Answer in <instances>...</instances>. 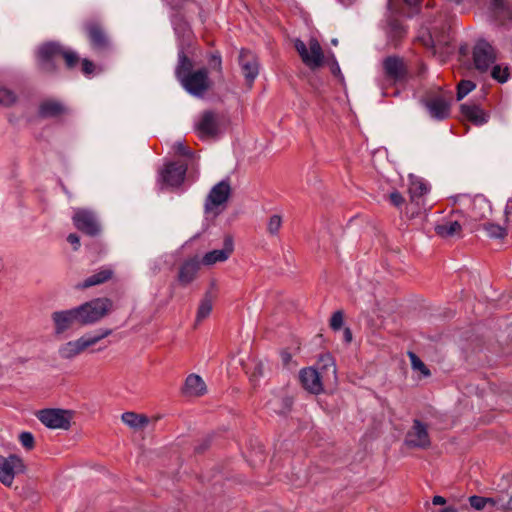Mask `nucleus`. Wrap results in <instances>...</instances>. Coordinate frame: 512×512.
<instances>
[{
	"label": "nucleus",
	"instance_id": "nucleus-21",
	"mask_svg": "<svg viewBox=\"0 0 512 512\" xmlns=\"http://www.w3.org/2000/svg\"><path fill=\"white\" fill-rule=\"evenodd\" d=\"M463 116L475 125H483L488 122L489 115L474 104H463L461 106Z\"/></svg>",
	"mask_w": 512,
	"mask_h": 512
},
{
	"label": "nucleus",
	"instance_id": "nucleus-36",
	"mask_svg": "<svg viewBox=\"0 0 512 512\" xmlns=\"http://www.w3.org/2000/svg\"><path fill=\"white\" fill-rule=\"evenodd\" d=\"M16 101V95L6 87L0 86V104L10 106Z\"/></svg>",
	"mask_w": 512,
	"mask_h": 512
},
{
	"label": "nucleus",
	"instance_id": "nucleus-51",
	"mask_svg": "<svg viewBox=\"0 0 512 512\" xmlns=\"http://www.w3.org/2000/svg\"><path fill=\"white\" fill-rule=\"evenodd\" d=\"M432 503L434 505H445L446 504V499L444 497H442V496L436 495V496L433 497Z\"/></svg>",
	"mask_w": 512,
	"mask_h": 512
},
{
	"label": "nucleus",
	"instance_id": "nucleus-22",
	"mask_svg": "<svg viewBox=\"0 0 512 512\" xmlns=\"http://www.w3.org/2000/svg\"><path fill=\"white\" fill-rule=\"evenodd\" d=\"M426 107L430 116L436 120H443L447 118L450 113L449 103L441 97L428 101Z\"/></svg>",
	"mask_w": 512,
	"mask_h": 512
},
{
	"label": "nucleus",
	"instance_id": "nucleus-12",
	"mask_svg": "<svg viewBox=\"0 0 512 512\" xmlns=\"http://www.w3.org/2000/svg\"><path fill=\"white\" fill-rule=\"evenodd\" d=\"M299 377L303 387L310 393L319 394L324 390V387H329L321 372L315 368L302 369Z\"/></svg>",
	"mask_w": 512,
	"mask_h": 512
},
{
	"label": "nucleus",
	"instance_id": "nucleus-11",
	"mask_svg": "<svg viewBox=\"0 0 512 512\" xmlns=\"http://www.w3.org/2000/svg\"><path fill=\"white\" fill-rule=\"evenodd\" d=\"M72 220L75 227L87 235L95 236L100 232V225L97 217L90 210H75Z\"/></svg>",
	"mask_w": 512,
	"mask_h": 512
},
{
	"label": "nucleus",
	"instance_id": "nucleus-24",
	"mask_svg": "<svg viewBox=\"0 0 512 512\" xmlns=\"http://www.w3.org/2000/svg\"><path fill=\"white\" fill-rule=\"evenodd\" d=\"M183 391L189 396H201L206 392V385L199 375L190 374L185 380Z\"/></svg>",
	"mask_w": 512,
	"mask_h": 512
},
{
	"label": "nucleus",
	"instance_id": "nucleus-41",
	"mask_svg": "<svg viewBox=\"0 0 512 512\" xmlns=\"http://www.w3.org/2000/svg\"><path fill=\"white\" fill-rule=\"evenodd\" d=\"M469 503L475 510H482L486 507L485 497L473 495L469 497Z\"/></svg>",
	"mask_w": 512,
	"mask_h": 512
},
{
	"label": "nucleus",
	"instance_id": "nucleus-32",
	"mask_svg": "<svg viewBox=\"0 0 512 512\" xmlns=\"http://www.w3.org/2000/svg\"><path fill=\"white\" fill-rule=\"evenodd\" d=\"M63 110V106L60 103L54 101L44 102L40 106V114L44 117L57 116L62 113Z\"/></svg>",
	"mask_w": 512,
	"mask_h": 512
},
{
	"label": "nucleus",
	"instance_id": "nucleus-7",
	"mask_svg": "<svg viewBox=\"0 0 512 512\" xmlns=\"http://www.w3.org/2000/svg\"><path fill=\"white\" fill-rule=\"evenodd\" d=\"M295 49L299 53L302 61L308 67L314 69L320 67L324 60L323 50L317 39L309 40V47L300 39H296L294 43Z\"/></svg>",
	"mask_w": 512,
	"mask_h": 512
},
{
	"label": "nucleus",
	"instance_id": "nucleus-28",
	"mask_svg": "<svg viewBox=\"0 0 512 512\" xmlns=\"http://www.w3.org/2000/svg\"><path fill=\"white\" fill-rule=\"evenodd\" d=\"M213 300L214 295L211 291H207L199 303L196 314V323L202 322L210 315L213 308Z\"/></svg>",
	"mask_w": 512,
	"mask_h": 512
},
{
	"label": "nucleus",
	"instance_id": "nucleus-47",
	"mask_svg": "<svg viewBox=\"0 0 512 512\" xmlns=\"http://www.w3.org/2000/svg\"><path fill=\"white\" fill-rule=\"evenodd\" d=\"M390 201L393 205L399 207L404 202V199L399 192H392L390 194Z\"/></svg>",
	"mask_w": 512,
	"mask_h": 512
},
{
	"label": "nucleus",
	"instance_id": "nucleus-5",
	"mask_svg": "<svg viewBox=\"0 0 512 512\" xmlns=\"http://www.w3.org/2000/svg\"><path fill=\"white\" fill-rule=\"evenodd\" d=\"M231 195V186L228 180H222L214 185L206 197L204 210L208 217H216L222 213Z\"/></svg>",
	"mask_w": 512,
	"mask_h": 512
},
{
	"label": "nucleus",
	"instance_id": "nucleus-34",
	"mask_svg": "<svg viewBox=\"0 0 512 512\" xmlns=\"http://www.w3.org/2000/svg\"><path fill=\"white\" fill-rule=\"evenodd\" d=\"M491 76L498 82L505 83L509 78V69L507 66L502 67L500 65H495L492 68Z\"/></svg>",
	"mask_w": 512,
	"mask_h": 512
},
{
	"label": "nucleus",
	"instance_id": "nucleus-4",
	"mask_svg": "<svg viewBox=\"0 0 512 512\" xmlns=\"http://www.w3.org/2000/svg\"><path fill=\"white\" fill-rule=\"evenodd\" d=\"M38 61L41 67L47 71L54 69V62L59 58L63 57L67 67L72 68L78 62V56L74 51L65 50L59 44L50 42L42 45L38 49Z\"/></svg>",
	"mask_w": 512,
	"mask_h": 512
},
{
	"label": "nucleus",
	"instance_id": "nucleus-2",
	"mask_svg": "<svg viewBox=\"0 0 512 512\" xmlns=\"http://www.w3.org/2000/svg\"><path fill=\"white\" fill-rule=\"evenodd\" d=\"M78 317V324L92 325L103 319L112 309V301L108 298H95L77 307H74Z\"/></svg>",
	"mask_w": 512,
	"mask_h": 512
},
{
	"label": "nucleus",
	"instance_id": "nucleus-15",
	"mask_svg": "<svg viewBox=\"0 0 512 512\" xmlns=\"http://www.w3.org/2000/svg\"><path fill=\"white\" fill-rule=\"evenodd\" d=\"M51 319L54 324L55 335H62L72 328L75 323L78 324V317L74 308L55 311L52 313Z\"/></svg>",
	"mask_w": 512,
	"mask_h": 512
},
{
	"label": "nucleus",
	"instance_id": "nucleus-54",
	"mask_svg": "<svg viewBox=\"0 0 512 512\" xmlns=\"http://www.w3.org/2000/svg\"><path fill=\"white\" fill-rule=\"evenodd\" d=\"M485 505H491L495 507L496 505V497H485Z\"/></svg>",
	"mask_w": 512,
	"mask_h": 512
},
{
	"label": "nucleus",
	"instance_id": "nucleus-46",
	"mask_svg": "<svg viewBox=\"0 0 512 512\" xmlns=\"http://www.w3.org/2000/svg\"><path fill=\"white\" fill-rule=\"evenodd\" d=\"M82 71L85 75L89 76L93 73L94 71V64L87 60V59H83L82 61Z\"/></svg>",
	"mask_w": 512,
	"mask_h": 512
},
{
	"label": "nucleus",
	"instance_id": "nucleus-39",
	"mask_svg": "<svg viewBox=\"0 0 512 512\" xmlns=\"http://www.w3.org/2000/svg\"><path fill=\"white\" fill-rule=\"evenodd\" d=\"M19 441L21 445L28 450L34 447V436L30 432H22L19 435Z\"/></svg>",
	"mask_w": 512,
	"mask_h": 512
},
{
	"label": "nucleus",
	"instance_id": "nucleus-31",
	"mask_svg": "<svg viewBox=\"0 0 512 512\" xmlns=\"http://www.w3.org/2000/svg\"><path fill=\"white\" fill-rule=\"evenodd\" d=\"M90 41L94 47L101 48L106 43V37L103 31L96 25L88 27Z\"/></svg>",
	"mask_w": 512,
	"mask_h": 512
},
{
	"label": "nucleus",
	"instance_id": "nucleus-3",
	"mask_svg": "<svg viewBox=\"0 0 512 512\" xmlns=\"http://www.w3.org/2000/svg\"><path fill=\"white\" fill-rule=\"evenodd\" d=\"M111 333L112 330L110 329H102L94 335L86 334L75 340L67 341L59 346L58 355L63 360H73L89 347L108 337Z\"/></svg>",
	"mask_w": 512,
	"mask_h": 512
},
{
	"label": "nucleus",
	"instance_id": "nucleus-29",
	"mask_svg": "<svg viewBox=\"0 0 512 512\" xmlns=\"http://www.w3.org/2000/svg\"><path fill=\"white\" fill-rule=\"evenodd\" d=\"M461 229V224L456 220L445 221L435 227L436 233L444 238L459 235Z\"/></svg>",
	"mask_w": 512,
	"mask_h": 512
},
{
	"label": "nucleus",
	"instance_id": "nucleus-49",
	"mask_svg": "<svg viewBox=\"0 0 512 512\" xmlns=\"http://www.w3.org/2000/svg\"><path fill=\"white\" fill-rule=\"evenodd\" d=\"M392 28H393L396 36H402L403 34L406 33L405 28L401 24L393 23Z\"/></svg>",
	"mask_w": 512,
	"mask_h": 512
},
{
	"label": "nucleus",
	"instance_id": "nucleus-56",
	"mask_svg": "<svg viewBox=\"0 0 512 512\" xmlns=\"http://www.w3.org/2000/svg\"><path fill=\"white\" fill-rule=\"evenodd\" d=\"M333 73L336 74V73H340V68L339 66L336 64L335 67L332 69Z\"/></svg>",
	"mask_w": 512,
	"mask_h": 512
},
{
	"label": "nucleus",
	"instance_id": "nucleus-26",
	"mask_svg": "<svg viewBox=\"0 0 512 512\" xmlns=\"http://www.w3.org/2000/svg\"><path fill=\"white\" fill-rule=\"evenodd\" d=\"M113 275V270L110 268H102L93 275L87 277L83 282L77 284V288L86 289L96 286L108 281Z\"/></svg>",
	"mask_w": 512,
	"mask_h": 512
},
{
	"label": "nucleus",
	"instance_id": "nucleus-9",
	"mask_svg": "<svg viewBox=\"0 0 512 512\" xmlns=\"http://www.w3.org/2000/svg\"><path fill=\"white\" fill-rule=\"evenodd\" d=\"M455 200L464 205H469V216L475 221L486 219L491 215V204L483 195H475L474 197L458 195Z\"/></svg>",
	"mask_w": 512,
	"mask_h": 512
},
{
	"label": "nucleus",
	"instance_id": "nucleus-52",
	"mask_svg": "<svg viewBox=\"0 0 512 512\" xmlns=\"http://www.w3.org/2000/svg\"><path fill=\"white\" fill-rule=\"evenodd\" d=\"M344 341L346 343H350L352 341V333H351V330L349 328H346L344 330Z\"/></svg>",
	"mask_w": 512,
	"mask_h": 512
},
{
	"label": "nucleus",
	"instance_id": "nucleus-23",
	"mask_svg": "<svg viewBox=\"0 0 512 512\" xmlns=\"http://www.w3.org/2000/svg\"><path fill=\"white\" fill-rule=\"evenodd\" d=\"M200 265L201 262L197 258L184 262L179 271V281L184 285L191 283L196 278Z\"/></svg>",
	"mask_w": 512,
	"mask_h": 512
},
{
	"label": "nucleus",
	"instance_id": "nucleus-45",
	"mask_svg": "<svg viewBox=\"0 0 512 512\" xmlns=\"http://www.w3.org/2000/svg\"><path fill=\"white\" fill-rule=\"evenodd\" d=\"M173 149L175 150L176 153H178L180 155H185V156H189L190 155L189 149L181 141L176 142L173 145Z\"/></svg>",
	"mask_w": 512,
	"mask_h": 512
},
{
	"label": "nucleus",
	"instance_id": "nucleus-16",
	"mask_svg": "<svg viewBox=\"0 0 512 512\" xmlns=\"http://www.w3.org/2000/svg\"><path fill=\"white\" fill-rule=\"evenodd\" d=\"M317 370L321 372L326 380V384L335 387L338 383L337 368L333 356L330 353H325L319 357Z\"/></svg>",
	"mask_w": 512,
	"mask_h": 512
},
{
	"label": "nucleus",
	"instance_id": "nucleus-37",
	"mask_svg": "<svg viewBox=\"0 0 512 512\" xmlns=\"http://www.w3.org/2000/svg\"><path fill=\"white\" fill-rule=\"evenodd\" d=\"M475 88V84L469 80H463L458 84L457 99L461 100Z\"/></svg>",
	"mask_w": 512,
	"mask_h": 512
},
{
	"label": "nucleus",
	"instance_id": "nucleus-53",
	"mask_svg": "<svg viewBox=\"0 0 512 512\" xmlns=\"http://www.w3.org/2000/svg\"><path fill=\"white\" fill-rule=\"evenodd\" d=\"M505 502H506V500L504 499L503 496H497L496 497V505H495V507L497 509L501 510V504H505Z\"/></svg>",
	"mask_w": 512,
	"mask_h": 512
},
{
	"label": "nucleus",
	"instance_id": "nucleus-14",
	"mask_svg": "<svg viewBox=\"0 0 512 512\" xmlns=\"http://www.w3.org/2000/svg\"><path fill=\"white\" fill-rule=\"evenodd\" d=\"M405 443L409 447L427 448L430 445L427 427L419 420H415L412 428L406 435Z\"/></svg>",
	"mask_w": 512,
	"mask_h": 512
},
{
	"label": "nucleus",
	"instance_id": "nucleus-57",
	"mask_svg": "<svg viewBox=\"0 0 512 512\" xmlns=\"http://www.w3.org/2000/svg\"><path fill=\"white\" fill-rule=\"evenodd\" d=\"M406 3H408L409 5H414L417 3L418 0H404Z\"/></svg>",
	"mask_w": 512,
	"mask_h": 512
},
{
	"label": "nucleus",
	"instance_id": "nucleus-25",
	"mask_svg": "<svg viewBox=\"0 0 512 512\" xmlns=\"http://www.w3.org/2000/svg\"><path fill=\"white\" fill-rule=\"evenodd\" d=\"M383 66L386 75L395 81L402 79L404 76V63L397 57L386 58L383 62Z\"/></svg>",
	"mask_w": 512,
	"mask_h": 512
},
{
	"label": "nucleus",
	"instance_id": "nucleus-50",
	"mask_svg": "<svg viewBox=\"0 0 512 512\" xmlns=\"http://www.w3.org/2000/svg\"><path fill=\"white\" fill-rule=\"evenodd\" d=\"M501 510L512 511V495L506 500L505 504H501Z\"/></svg>",
	"mask_w": 512,
	"mask_h": 512
},
{
	"label": "nucleus",
	"instance_id": "nucleus-55",
	"mask_svg": "<svg viewBox=\"0 0 512 512\" xmlns=\"http://www.w3.org/2000/svg\"><path fill=\"white\" fill-rule=\"evenodd\" d=\"M440 512H457V509L453 506H448L442 509Z\"/></svg>",
	"mask_w": 512,
	"mask_h": 512
},
{
	"label": "nucleus",
	"instance_id": "nucleus-35",
	"mask_svg": "<svg viewBox=\"0 0 512 512\" xmlns=\"http://www.w3.org/2000/svg\"><path fill=\"white\" fill-rule=\"evenodd\" d=\"M487 235L491 238H502L507 232L506 227L497 224L488 223L484 226Z\"/></svg>",
	"mask_w": 512,
	"mask_h": 512
},
{
	"label": "nucleus",
	"instance_id": "nucleus-38",
	"mask_svg": "<svg viewBox=\"0 0 512 512\" xmlns=\"http://www.w3.org/2000/svg\"><path fill=\"white\" fill-rule=\"evenodd\" d=\"M282 225V218L279 215H272L268 221L267 229L272 235H276Z\"/></svg>",
	"mask_w": 512,
	"mask_h": 512
},
{
	"label": "nucleus",
	"instance_id": "nucleus-30",
	"mask_svg": "<svg viewBox=\"0 0 512 512\" xmlns=\"http://www.w3.org/2000/svg\"><path fill=\"white\" fill-rule=\"evenodd\" d=\"M491 8L496 19L504 24L505 20L511 17L510 8L504 0H492Z\"/></svg>",
	"mask_w": 512,
	"mask_h": 512
},
{
	"label": "nucleus",
	"instance_id": "nucleus-20",
	"mask_svg": "<svg viewBox=\"0 0 512 512\" xmlns=\"http://www.w3.org/2000/svg\"><path fill=\"white\" fill-rule=\"evenodd\" d=\"M408 191L410 194L411 201L414 202L417 206H419L421 203V198L428 193L429 186L424 179L414 175H410Z\"/></svg>",
	"mask_w": 512,
	"mask_h": 512
},
{
	"label": "nucleus",
	"instance_id": "nucleus-42",
	"mask_svg": "<svg viewBox=\"0 0 512 512\" xmlns=\"http://www.w3.org/2000/svg\"><path fill=\"white\" fill-rule=\"evenodd\" d=\"M505 217L507 232L512 236V200H509L507 202V206L505 209Z\"/></svg>",
	"mask_w": 512,
	"mask_h": 512
},
{
	"label": "nucleus",
	"instance_id": "nucleus-48",
	"mask_svg": "<svg viewBox=\"0 0 512 512\" xmlns=\"http://www.w3.org/2000/svg\"><path fill=\"white\" fill-rule=\"evenodd\" d=\"M67 241L74 246V250H77L80 246V239L76 234H70Z\"/></svg>",
	"mask_w": 512,
	"mask_h": 512
},
{
	"label": "nucleus",
	"instance_id": "nucleus-43",
	"mask_svg": "<svg viewBox=\"0 0 512 512\" xmlns=\"http://www.w3.org/2000/svg\"><path fill=\"white\" fill-rule=\"evenodd\" d=\"M264 374V365L261 362L255 363L253 371L251 372V381L255 382L260 376Z\"/></svg>",
	"mask_w": 512,
	"mask_h": 512
},
{
	"label": "nucleus",
	"instance_id": "nucleus-19",
	"mask_svg": "<svg viewBox=\"0 0 512 512\" xmlns=\"http://www.w3.org/2000/svg\"><path fill=\"white\" fill-rule=\"evenodd\" d=\"M239 61L247 82L249 84L253 83L259 73V64L256 57L248 51H242Z\"/></svg>",
	"mask_w": 512,
	"mask_h": 512
},
{
	"label": "nucleus",
	"instance_id": "nucleus-10",
	"mask_svg": "<svg viewBox=\"0 0 512 512\" xmlns=\"http://www.w3.org/2000/svg\"><path fill=\"white\" fill-rule=\"evenodd\" d=\"M38 419L48 428L67 430L70 427L71 413L62 409H45L38 413Z\"/></svg>",
	"mask_w": 512,
	"mask_h": 512
},
{
	"label": "nucleus",
	"instance_id": "nucleus-18",
	"mask_svg": "<svg viewBox=\"0 0 512 512\" xmlns=\"http://www.w3.org/2000/svg\"><path fill=\"white\" fill-rule=\"evenodd\" d=\"M232 252L233 240L231 237H226L224 240V247L222 249H215L207 252L200 262L204 266H212L216 263H222L229 259Z\"/></svg>",
	"mask_w": 512,
	"mask_h": 512
},
{
	"label": "nucleus",
	"instance_id": "nucleus-58",
	"mask_svg": "<svg viewBox=\"0 0 512 512\" xmlns=\"http://www.w3.org/2000/svg\"><path fill=\"white\" fill-rule=\"evenodd\" d=\"M290 356L288 354H283V360L287 362L289 360Z\"/></svg>",
	"mask_w": 512,
	"mask_h": 512
},
{
	"label": "nucleus",
	"instance_id": "nucleus-8",
	"mask_svg": "<svg viewBox=\"0 0 512 512\" xmlns=\"http://www.w3.org/2000/svg\"><path fill=\"white\" fill-rule=\"evenodd\" d=\"M25 465L22 458L16 454L0 455V482L10 487L16 475L24 472Z\"/></svg>",
	"mask_w": 512,
	"mask_h": 512
},
{
	"label": "nucleus",
	"instance_id": "nucleus-6",
	"mask_svg": "<svg viewBox=\"0 0 512 512\" xmlns=\"http://www.w3.org/2000/svg\"><path fill=\"white\" fill-rule=\"evenodd\" d=\"M223 117L213 111H204L195 121V130L202 139L216 137L221 133Z\"/></svg>",
	"mask_w": 512,
	"mask_h": 512
},
{
	"label": "nucleus",
	"instance_id": "nucleus-33",
	"mask_svg": "<svg viewBox=\"0 0 512 512\" xmlns=\"http://www.w3.org/2000/svg\"><path fill=\"white\" fill-rule=\"evenodd\" d=\"M408 355L410 358L411 366L414 370L419 371L424 377L430 375L429 369L416 354L409 352Z\"/></svg>",
	"mask_w": 512,
	"mask_h": 512
},
{
	"label": "nucleus",
	"instance_id": "nucleus-17",
	"mask_svg": "<svg viewBox=\"0 0 512 512\" xmlns=\"http://www.w3.org/2000/svg\"><path fill=\"white\" fill-rule=\"evenodd\" d=\"M186 170L187 168L183 164L169 163L161 172L160 178L166 185L178 187L184 181Z\"/></svg>",
	"mask_w": 512,
	"mask_h": 512
},
{
	"label": "nucleus",
	"instance_id": "nucleus-59",
	"mask_svg": "<svg viewBox=\"0 0 512 512\" xmlns=\"http://www.w3.org/2000/svg\"><path fill=\"white\" fill-rule=\"evenodd\" d=\"M331 43H332L333 45H335V46H336V45L338 44V40H337L336 38H335V39H332V40H331Z\"/></svg>",
	"mask_w": 512,
	"mask_h": 512
},
{
	"label": "nucleus",
	"instance_id": "nucleus-40",
	"mask_svg": "<svg viewBox=\"0 0 512 512\" xmlns=\"http://www.w3.org/2000/svg\"><path fill=\"white\" fill-rule=\"evenodd\" d=\"M343 313L341 311H336L332 314L330 319V326L333 330H339L343 325Z\"/></svg>",
	"mask_w": 512,
	"mask_h": 512
},
{
	"label": "nucleus",
	"instance_id": "nucleus-27",
	"mask_svg": "<svg viewBox=\"0 0 512 512\" xmlns=\"http://www.w3.org/2000/svg\"><path fill=\"white\" fill-rule=\"evenodd\" d=\"M122 422L134 430L145 428L149 424V418L135 412H125L121 416Z\"/></svg>",
	"mask_w": 512,
	"mask_h": 512
},
{
	"label": "nucleus",
	"instance_id": "nucleus-44",
	"mask_svg": "<svg viewBox=\"0 0 512 512\" xmlns=\"http://www.w3.org/2000/svg\"><path fill=\"white\" fill-rule=\"evenodd\" d=\"M209 66L211 69L221 71L222 61L221 57L216 54H212L209 59Z\"/></svg>",
	"mask_w": 512,
	"mask_h": 512
},
{
	"label": "nucleus",
	"instance_id": "nucleus-1",
	"mask_svg": "<svg viewBox=\"0 0 512 512\" xmlns=\"http://www.w3.org/2000/svg\"><path fill=\"white\" fill-rule=\"evenodd\" d=\"M192 67L191 60L183 51H179L178 65L175 70L176 77L188 93L202 97L210 87L208 72L206 69L192 72Z\"/></svg>",
	"mask_w": 512,
	"mask_h": 512
},
{
	"label": "nucleus",
	"instance_id": "nucleus-13",
	"mask_svg": "<svg viewBox=\"0 0 512 512\" xmlns=\"http://www.w3.org/2000/svg\"><path fill=\"white\" fill-rule=\"evenodd\" d=\"M475 67L480 71H486L495 62L496 55L493 47L486 41H480L473 50Z\"/></svg>",
	"mask_w": 512,
	"mask_h": 512
}]
</instances>
